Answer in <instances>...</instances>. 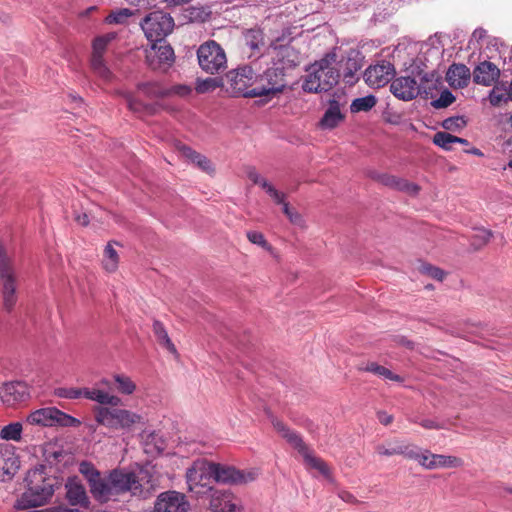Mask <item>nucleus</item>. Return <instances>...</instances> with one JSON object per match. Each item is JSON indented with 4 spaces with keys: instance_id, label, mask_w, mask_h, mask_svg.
Returning a JSON list of instances; mask_svg holds the SVG:
<instances>
[{
    "instance_id": "nucleus-50",
    "label": "nucleus",
    "mask_w": 512,
    "mask_h": 512,
    "mask_svg": "<svg viewBox=\"0 0 512 512\" xmlns=\"http://www.w3.org/2000/svg\"><path fill=\"white\" fill-rule=\"evenodd\" d=\"M124 98L128 108L134 113H141L146 109V105H144L141 101L137 100L130 93H125Z\"/></svg>"
},
{
    "instance_id": "nucleus-22",
    "label": "nucleus",
    "mask_w": 512,
    "mask_h": 512,
    "mask_svg": "<svg viewBox=\"0 0 512 512\" xmlns=\"http://www.w3.org/2000/svg\"><path fill=\"white\" fill-rule=\"evenodd\" d=\"M369 177L385 186L404 191L410 195H416L419 191V187L416 184L409 183L402 178L387 173L372 171L369 172Z\"/></svg>"
},
{
    "instance_id": "nucleus-8",
    "label": "nucleus",
    "mask_w": 512,
    "mask_h": 512,
    "mask_svg": "<svg viewBox=\"0 0 512 512\" xmlns=\"http://www.w3.org/2000/svg\"><path fill=\"white\" fill-rule=\"evenodd\" d=\"M116 37L117 34L115 32H109L96 37L92 44L91 68L98 77L106 82L112 80L113 74L107 67L103 55L109 43L115 40Z\"/></svg>"
},
{
    "instance_id": "nucleus-63",
    "label": "nucleus",
    "mask_w": 512,
    "mask_h": 512,
    "mask_svg": "<svg viewBox=\"0 0 512 512\" xmlns=\"http://www.w3.org/2000/svg\"><path fill=\"white\" fill-rule=\"evenodd\" d=\"M419 424L426 429H440L441 426L431 419H424Z\"/></svg>"
},
{
    "instance_id": "nucleus-40",
    "label": "nucleus",
    "mask_w": 512,
    "mask_h": 512,
    "mask_svg": "<svg viewBox=\"0 0 512 512\" xmlns=\"http://www.w3.org/2000/svg\"><path fill=\"white\" fill-rule=\"evenodd\" d=\"M376 452L383 456L401 455L402 441L399 439H393L388 441L386 444L377 445Z\"/></svg>"
},
{
    "instance_id": "nucleus-21",
    "label": "nucleus",
    "mask_w": 512,
    "mask_h": 512,
    "mask_svg": "<svg viewBox=\"0 0 512 512\" xmlns=\"http://www.w3.org/2000/svg\"><path fill=\"white\" fill-rule=\"evenodd\" d=\"M239 502L230 490H212L210 509L213 512H235Z\"/></svg>"
},
{
    "instance_id": "nucleus-52",
    "label": "nucleus",
    "mask_w": 512,
    "mask_h": 512,
    "mask_svg": "<svg viewBox=\"0 0 512 512\" xmlns=\"http://www.w3.org/2000/svg\"><path fill=\"white\" fill-rule=\"evenodd\" d=\"M247 238L253 244H256V245L261 246L263 248H269V245H268L264 235L261 232L248 231L247 232Z\"/></svg>"
},
{
    "instance_id": "nucleus-33",
    "label": "nucleus",
    "mask_w": 512,
    "mask_h": 512,
    "mask_svg": "<svg viewBox=\"0 0 512 512\" xmlns=\"http://www.w3.org/2000/svg\"><path fill=\"white\" fill-rule=\"evenodd\" d=\"M153 332H154V334L157 338V341L159 342L160 345L165 347L169 352H171L173 354L177 353L175 345L171 341L164 325L160 321L155 320L153 322Z\"/></svg>"
},
{
    "instance_id": "nucleus-2",
    "label": "nucleus",
    "mask_w": 512,
    "mask_h": 512,
    "mask_svg": "<svg viewBox=\"0 0 512 512\" xmlns=\"http://www.w3.org/2000/svg\"><path fill=\"white\" fill-rule=\"evenodd\" d=\"M25 481L27 489L16 500L14 504L16 510L44 505L54 494V487L57 483L55 478L46 477L43 466L29 470Z\"/></svg>"
},
{
    "instance_id": "nucleus-43",
    "label": "nucleus",
    "mask_w": 512,
    "mask_h": 512,
    "mask_svg": "<svg viewBox=\"0 0 512 512\" xmlns=\"http://www.w3.org/2000/svg\"><path fill=\"white\" fill-rule=\"evenodd\" d=\"M492 235L493 234L490 230L484 228L476 229L471 238V245L474 247V249H480L489 242Z\"/></svg>"
},
{
    "instance_id": "nucleus-45",
    "label": "nucleus",
    "mask_w": 512,
    "mask_h": 512,
    "mask_svg": "<svg viewBox=\"0 0 512 512\" xmlns=\"http://www.w3.org/2000/svg\"><path fill=\"white\" fill-rule=\"evenodd\" d=\"M508 100H512L509 91L500 87H494L489 94V101L493 106H499Z\"/></svg>"
},
{
    "instance_id": "nucleus-3",
    "label": "nucleus",
    "mask_w": 512,
    "mask_h": 512,
    "mask_svg": "<svg viewBox=\"0 0 512 512\" xmlns=\"http://www.w3.org/2000/svg\"><path fill=\"white\" fill-rule=\"evenodd\" d=\"M113 405L94 407V419L98 425L112 430L130 431L135 425L143 423V417L135 412Z\"/></svg>"
},
{
    "instance_id": "nucleus-57",
    "label": "nucleus",
    "mask_w": 512,
    "mask_h": 512,
    "mask_svg": "<svg viewBox=\"0 0 512 512\" xmlns=\"http://www.w3.org/2000/svg\"><path fill=\"white\" fill-rule=\"evenodd\" d=\"M191 164L204 172H207L208 174H212L215 171L214 162H191Z\"/></svg>"
},
{
    "instance_id": "nucleus-6",
    "label": "nucleus",
    "mask_w": 512,
    "mask_h": 512,
    "mask_svg": "<svg viewBox=\"0 0 512 512\" xmlns=\"http://www.w3.org/2000/svg\"><path fill=\"white\" fill-rule=\"evenodd\" d=\"M141 28L150 42L165 40L174 28V20L166 12L153 11L143 19Z\"/></svg>"
},
{
    "instance_id": "nucleus-25",
    "label": "nucleus",
    "mask_w": 512,
    "mask_h": 512,
    "mask_svg": "<svg viewBox=\"0 0 512 512\" xmlns=\"http://www.w3.org/2000/svg\"><path fill=\"white\" fill-rule=\"evenodd\" d=\"M274 429L284 438L294 449L303 455L309 448L304 443L302 437L296 432L288 428L281 420L272 418Z\"/></svg>"
},
{
    "instance_id": "nucleus-41",
    "label": "nucleus",
    "mask_w": 512,
    "mask_h": 512,
    "mask_svg": "<svg viewBox=\"0 0 512 512\" xmlns=\"http://www.w3.org/2000/svg\"><path fill=\"white\" fill-rule=\"evenodd\" d=\"M432 459V469L458 467L461 465V460L454 456L434 454Z\"/></svg>"
},
{
    "instance_id": "nucleus-14",
    "label": "nucleus",
    "mask_w": 512,
    "mask_h": 512,
    "mask_svg": "<svg viewBox=\"0 0 512 512\" xmlns=\"http://www.w3.org/2000/svg\"><path fill=\"white\" fill-rule=\"evenodd\" d=\"M214 482L222 484H247L254 481L258 473L256 471H242L235 467L213 462Z\"/></svg>"
},
{
    "instance_id": "nucleus-19",
    "label": "nucleus",
    "mask_w": 512,
    "mask_h": 512,
    "mask_svg": "<svg viewBox=\"0 0 512 512\" xmlns=\"http://www.w3.org/2000/svg\"><path fill=\"white\" fill-rule=\"evenodd\" d=\"M338 68L340 69V75H343V79L347 84H354L355 74L362 68V58L358 51L349 50L346 56H338Z\"/></svg>"
},
{
    "instance_id": "nucleus-20",
    "label": "nucleus",
    "mask_w": 512,
    "mask_h": 512,
    "mask_svg": "<svg viewBox=\"0 0 512 512\" xmlns=\"http://www.w3.org/2000/svg\"><path fill=\"white\" fill-rule=\"evenodd\" d=\"M391 93L398 99L410 101L419 95V87L415 78L398 77L390 84Z\"/></svg>"
},
{
    "instance_id": "nucleus-1",
    "label": "nucleus",
    "mask_w": 512,
    "mask_h": 512,
    "mask_svg": "<svg viewBox=\"0 0 512 512\" xmlns=\"http://www.w3.org/2000/svg\"><path fill=\"white\" fill-rule=\"evenodd\" d=\"M338 53L336 49L328 52L307 69L302 88L308 93L327 92L339 81Z\"/></svg>"
},
{
    "instance_id": "nucleus-27",
    "label": "nucleus",
    "mask_w": 512,
    "mask_h": 512,
    "mask_svg": "<svg viewBox=\"0 0 512 512\" xmlns=\"http://www.w3.org/2000/svg\"><path fill=\"white\" fill-rule=\"evenodd\" d=\"M470 76V70L466 65L452 64L447 71L446 79L450 86L463 88L468 85Z\"/></svg>"
},
{
    "instance_id": "nucleus-26",
    "label": "nucleus",
    "mask_w": 512,
    "mask_h": 512,
    "mask_svg": "<svg viewBox=\"0 0 512 512\" xmlns=\"http://www.w3.org/2000/svg\"><path fill=\"white\" fill-rule=\"evenodd\" d=\"M500 75L498 67L489 61L481 62L474 70L473 79L477 84L492 85Z\"/></svg>"
},
{
    "instance_id": "nucleus-4",
    "label": "nucleus",
    "mask_w": 512,
    "mask_h": 512,
    "mask_svg": "<svg viewBox=\"0 0 512 512\" xmlns=\"http://www.w3.org/2000/svg\"><path fill=\"white\" fill-rule=\"evenodd\" d=\"M214 481L213 462L206 459H197L187 469L186 482L190 492L202 495L212 491L211 483Z\"/></svg>"
},
{
    "instance_id": "nucleus-49",
    "label": "nucleus",
    "mask_w": 512,
    "mask_h": 512,
    "mask_svg": "<svg viewBox=\"0 0 512 512\" xmlns=\"http://www.w3.org/2000/svg\"><path fill=\"white\" fill-rule=\"evenodd\" d=\"M466 126V120L461 116L450 117L443 121L446 130L458 131Z\"/></svg>"
},
{
    "instance_id": "nucleus-15",
    "label": "nucleus",
    "mask_w": 512,
    "mask_h": 512,
    "mask_svg": "<svg viewBox=\"0 0 512 512\" xmlns=\"http://www.w3.org/2000/svg\"><path fill=\"white\" fill-rule=\"evenodd\" d=\"M189 503L184 494L177 491L161 493L155 502V512H187Z\"/></svg>"
},
{
    "instance_id": "nucleus-9",
    "label": "nucleus",
    "mask_w": 512,
    "mask_h": 512,
    "mask_svg": "<svg viewBox=\"0 0 512 512\" xmlns=\"http://www.w3.org/2000/svg\"><path fill=\"white\" fill-rule=\"evenodd\" d=\"M260 81H268V85L251 88V92L249 93L250 98L262 96L273 97L279 94L286 86L283 67H278L277 64H274V66L268 68L260 75Z\"/></svg>"
},
{
    "instance_id": "nucleus-58",
    "label": "nucleus",
    "mask_w": 512,
    "mask_h": 512,
    "mask_svg": "<svg viewBox=\"0 0 512 512\" xmlns=\"http://www.w3.org/2000/svg\"><path fill=\"white\" fill-rule=\"evenodd\" d=\"M249 179L254 183L263 188L264 183H268L263 177H261L256 171L251 170L248 172Z\"/></svg>"
},
{
    "instance_id": "nucleus-35",
    "label": "nucleus",
    "mask_w": 512,
    "mask_h": 512,
    "mask_svg": "<svg viewBox=\"0 0 512 512\" xmlns=\"http://www.w3.org/2000/svg\"><path fill=\"white\" fill-rule=\"evenodd\" d=\"M113 380L116 384L117 391L121 394L131 395L136 390V384L133 382V380L123 373L114 374Z\"/></svg>"
},
{
    "instance_id": "nucleus-17",
    "label": "nucleus",
    "mask_w": 512,
    "mask_h": 512,
    "mask_svg": "<svg viewBox=\"0 0 512 512\" xmlns=\"http://www.w3.org/2000/svg\"><path fill=\"white\" fill-rule=\"evenodd\" d=\"M30 396L28 385L22 381H12L2 385L0 388V399L8 405L26 401Z\"/></svg>"
},
{
    "instance_id": "nucleus-16",
    "label": "nucleus",
    "mask_w": 512,
    "mask_h": 512,
    "mask_svg": "<svg viewBox=\"0 0 512 512\" xmlns=\"http://www.w3.org/2000/svg\"><path fill=\"white\" fill-rule=\"evenodd\" d=\"M394 67L389 62H382L368 67L364 73L365 82L373 88H380L390 82L394 75Z\"/></svg>"
},
{
    "instance_id": "nucleus-60",
    "label": "nucleus",
    "mask_w": 512,
    "mask_h": 512,
    "mask_svg": "<svg viewBox=\"0 0 512 512\" xmlns=\"http://www.w3.org/2000/svg\"><path fill=\"white\" fill-rule=\"evenodd\" d=\"M43 512H80L78 509L68 508L64 506H55L43 509Z\"/></svg>"
},
{
    "instance_id": "nucleus-48",
    "label": "nucleus",
    "mask_w": 512,
    "mask_h": 512,
    "mask_svg": "<svg viewBox=\"0 0 512 512\" xmlns=\"http://www.w3.org/2000/svg\"><path fill=\"white\" fill-rule=\"evenodd\" d=\"M455 101L454 95L449 90H444L441 92L440 97L432 102L433 107L435 108H446L450 106Z\"/></svg>"
},
{
    "instance_id": "nucleus-24",
    "label": "nucleus",
    "mask_w": 512,
    "mask_h": 512,
    "mask_svg": "<svg viewBox=\"0 0 512 512\" xmlns=\"http://www.w3.org/2000/svg\"><path fill=\"white\" fill-rule=\"evenodd\" d=\"M112 485V479L109 473L107 476L104 477L100 475L98 479L93 481L89 488L95 500L101 503H105L116 497Z\"/></svg>"
},
{
    "instance_id": "nucleus-55",
    "label": "nucleus",
    "mask_w": 512,
    "mask_h": 512,
    "mask_svg": "<svg viewBox=\"0 0 512 512\" xmlns=\"http://www.w3.org/2000/svg\"><path fill=\"white\" fill-rule=\"evenodd\" d=\"M422 270L433 279L438 281H442L444 279L445 273L438 267H434L432 265H423Z\"/></svg>"
},
{
    "instance_id": "nucleus-53",
    "label": "nucleus",
    "mask_w": 512,
    "mask_h": 512,
    "mask_svg": "<svg viewBox=\"0 0 512 512\" xmlns=\"http://www.w3.org/2000/svg\"><path fill=\"white\" fill-rule=\"evenodd\" d=\"M263 189L269 194V196L277 203L282 204L285 201V194L276 190L271 184L264 183Z\"/></svg>"
},
{
    "instance_id": "nucleus-31",
    "label": "nucleus",
    "mask_w": 512,
    "mask_h": 512,
    "mask_svg": "<svg viewBox=\"0 0 512 512\" xmlns=\"http://www.w3.org/2000/svg\"><path fill=\"white\" fill-rule=\"evenodd\" d=\"M418 77L420 78V82H417L419 87V94H428L432 89L436 87L437 75L434 69L427 71L420 70L418 72Z\"/></svg>"
},
{
    "instance_id": "nucleus-51",
    "label": "nucleus",
    "mask_w": 512,
    "mask_h": 512,
    "mask_svg": "<svg viewBox=\"0 0 512 512\" xmlns=\"http://www.w3.org/2000/svg\"><path fill=\"white\" fill-rule=\"evenodd\" d=\"M422 449L409 443H405L402 441V452L401 455L404 457L415 460L419 457V454L421 453Z\"/></svg>"
},
{
    "instance_id": "nucleus-38",
    "label": "nucleus",
    "mask_w": 512,
    "mask_h": 512,
    "mask_svg": "<svg viewBox=\"0 0 512 512\" xmlns=\"http://www.w3.org/2000/svg\"><path fill=\"white\" fill-rule=\"evenodd\" d=\"M118 254L111 243H108L104 249L103 266L106 271L114 272L118 267Z\"/></svg>"
},
{
    "instance_id": "nucleus-37",
    "label": "nucleus",
    "mask_w": 512,
    "mask_h": 512,
    "mask_svg": "<svg viewBox=\"0 0 512 512\" xmlns=\"http://www.w3.org/2000/svg\"><path fill=\"white\" fill-rule=\"evenodd\" d=\"M302 456L309 468L319 471L325 477H329V468L322 459L314 456L309 449Z\"/></svg>"
},
{
    "instance_id": "nucleus-61",
    "label": "nucleus",
    "mask_w": 512,
    "mask_h": 512,
    "mask_svg": "<svg viewBox=\"0 0 512 512\" xmlns=\"http://www.w3.org/2000/svg\"><path fill=\"white\" fill-rule=\"evenodd\" d=\"M339 497L344 502H348V503H357L358 502L353 494H351L350 492L345 491V490L339 492Z\"/></svg>"
},
{
    "instance_id": "nucleus-10",
    "label": "nucleus",
    "mask_w": 512,
    "mask_h": 512,
    "mask_svg": "<svg viewBox=\"0 0 512 512\" xmlns=\"http://www.w3.org/2000/svg\"><path fill=\"white\" fill-rule=\"evenodd\" d=\"M57 395L65 399H78L84 397L101 405L118 406L121 403V398L119 396L99 388H60L57 391Z\"/></svg>"
},
{
    "instance_id": "nucleus-54",
    "label": "nucleus",
    "mask_w": 512,
    "mask_h": 512,
    "mask_svg": "<svg viewBox=\"0 0 512 512\" xmlns=\"http://www.w3.org/2000/svg\"><path fill=\"white\" fill-rule=\"evenodd\" d=\"M434 456L433 453H431L428 450H422L419 454V457L416 459V461L425 469L432 470V457Z\"/></svg>"
},
{
    "instance_id": "nucleus-5",
    "label": "nucleus",
    "mask_w": 512,
    "mask_h": 512,
    "mask_svg": "<svg viewBox=\"0 0 512 512\" xmlns=\"http://www.w3.org/2000/svg\"><path fill=\"white\" fill-rule=\"evenodd\" d=\"M199 66L209 74L219 73L226 68L227 58L224 49L215 41L201 44L197 50Z\"/></svg>"
},
{
    "instance_id": "nucleus-44",
    "label": "nucleus",
    "mask_w": 512,
    "mask_h": 512,
    "mask_svg": "<svg viewBox=\"0 0 512 512\" xmlns=\"http://www.w3.org/2000/svg\"><path fill=\"white\" fill-rule=\"evenodd\" d=\"M79 472L86 478L89 486L100 477V472L95 466L87 461H82L79 465Z\"/></svg>"
},
{
    "instance_id": "nucleus-18",
    "label": "nucleus",
    "mask_w": 512,
    "mask_h": 512,
    "mask_svg": "<svg viewBox=\"0 0 512 512\" xmlns=\"http://www.w3.org/2000/svg\"><path fill=\"white\" fill-rule=\"evenodd\" d=\"M20 460L15 446L0 444V480L10 479L19 469Z\"/></svg>"
},
{
    "instance_id": "nucleus-13",
    "label": "nucleus",
    "mask_w": 512,
    "mask_h": 512,
    "mask_svg": "<svg viewBox=\"0 0 512 512\" xmlns=\"http://www.w3.org/2000/svg\"><path fill=\"white\" fill-rule=\"evenodd\" d=\"M110 475L115 496L125 492H130L132 496L142 498L147 497L148 489L143 487L134 472H124L122 470L114 469L110 472Z\"/></svg>"
},
{
    "instance_id": "nucleus-47",
    "label": "nucleus",
    "mask_w": 512,
    "mask_h": 512,
    "mask_svg": "<svg viewBox=\"0 0 512 512\" xmlns=\"http://www.w3.org/2000/svg\"><path fill=\"white\" fill-rule=\"evenodd\" d=\"M175 149L179 158H185L187 160H205V157L201 158L196 151L183 143L178 142L175 145Z\"/></svg>"
},
{
    "instance_id": "nucleus-59",
    "label": "nucleus",
    "mask_w": 512,
    "mask_h": 512,
    "mask_svg": "<svg viewBox=\"0 0 512 512\" xmlns=\"http://www.w3.org/2000/svg\"><path fill=\"white\" fill-rule=\"evenodd\" d=\"M377 417H378V420L381 424L387 426L389 425L390 423H392L393 421V416L392 415H389L387 414L386 412L384 411H379L377 413Z\"/></svg>"
},
{
    "instance_id": "nucleus-64",
    "label": "nucleus",
    "mask_w": 512,
    "mask_h": 512,
    "mask_svg": "<svg viewBox=\"0 0 512 512\" xmlns=\"http://www.w3.org/2000/svg\"><path fill=\"white\" fill-rule=\"evenodd\" d=\"M75 221L82 226H86L89 223V217L87 214H78L75 216Z\"/></svg>"
},
{
    "instance_id": "nucleus-36",
    "label": "nucleus",
    "mask_w": 512,
    "mask_h": 512,
    "mask_svg": "<svg viewBox=\"0 0 512 512\" xmlns=\"http://www.w3.org/2000/svg\"><path fill=\"white\" fill-rule=\"evenodd\" d=\"M377 103V99L373 95L356 98L352 101L350 109L352 113L368 112Z\"/></svg>"
},
{
    "instance_id": "nucleus-32",
    "label": "nucleus",
    "mask_w": 512,
    "mask_h": 512,
    "mask_svg": "<svg viewBox=\"0 0 512 512\" xmlns=\"http://www.w3.org/2000/svg\"><path fill=\"white\" fill-rule=\"evenodd\" d=\"M433 142L437 146H439L445 150L452 149L453 144H456V143L462 144L464 146H468L467 140L453 136L447 132H437L434 135Z\"/></svg>"
},
{
    "instance_id": "nucleus-28",
    "label": "nucleus",
    "mask_w": 512,
    "mask_h": 512,
    "mask_svg": "<svg viewBox=\"0 0 512 512\" xmlns=\"http://www.w3.org/2000/svg\"><path fill=\"white\" fill-rule=\"evenodd\" d=\"M344 118L341 112V105L338 101L332 100L329 102V106L325 111L320 125L322 128L332 129L335 128Z\"/></svg>"
},
{
    "instance_id": "nucleus-46",
    "label": "nucleus",
    "mask_w": 512,
    "mask_h": 512,
    "mask_svg": "<svg viewBox=\"0 0 512 512\" xmlns=\"http://www.w3.org/2000/svg\"><path fill=\"white\" fill-rule=\"evenodd\" d=\"M138 90L145 95L153 97H162L164 95L163 89L156 82H145L138 84Z\"/></svg>"
},
{
    "instance_id": "nucleus-34",
    "label": "nucleus",
    "mask_w": 512,
    "mask_h": 512,
    "mask_svg": "<svg viewBox=\"0 0 512 512\" xmlns=\"http://www.w3.org/2000/svg\"><path fill=\"white\" fill-rule=\"evenodd\" d=\"M245 45L250 48L252 52L259 51L260 47L264 45V37L261 29L253 28L244 32Z\"/></svg>"
},
{
    "instance_id": "nucleus-29",
    "label": "nucleus",
    "mask_w": 512,
    "mask_h": 512,
    "mask_svg": "<svg viewBox=\"0 0 512 512\" xmlns=\"http://www.w3.org/2000/svg\"><path fill=\"white\" fill-rule=\"evenodd\" d=\"M278 67H283V72L286 69L294 68L300 64V55L291 46H280L277 51Z\"/></svg>"
},
{
    "instance_id": "nucleus-56",
    "label": "nucleus",
    "mask_w": 512,
    "mask_h": 512,
    "mask_svg": "<svg viewBox=\"0 0 512 512\" xmlns=\"http://www.w3.org/2000/svg\"><path fill=\"white\" fill-rule=\"evenodd\" d=\"M287 218L289 221L296 226L303 227L305 224V221L301 214H299L296 210L292 209L287 213Z\"/></svg>"
},
{
    "instance_id": "nucleus-7",
    "label": "nucleus",
    "mask_w": 512,
    "mask_h": 512,
    "mask_svg": "<svg viewBox=\"0 0 512 512\" xmlns=\"http://www.w3.org/2000/svg\"><path fill=\"white\" fill-rule=\"evenodd\" d=\"M27 421L30 424L41 426L78 427L81 422L77 418L68 415L55 407L42 408L32 412Z\"/></svg>"
},
{
    "instance_id": "nucleus-12",
    "label": "nucleus",
    "mask_w": 512,
    "mask_h": 512,
    "mask_svg": "<svg viewBox=\"0 0 512 512\" xmlns=\"http://www.w3.org/2000/svg\"><path fill=\"white\" fill-rule=\"evenodd\" d=\"M146 49V63L152 70L166 71L175 61L174 50L165 40L151 42Z\"/></svg>"
},
{
    "instance_id": "nucleus-11",
    "label": "nucleus",
    "mask_w": 512,
    "mask_h": 512,
    "mask_svg": "<svg viewBox=\"0 0 512 512\" xmlns=\"http://www.w3.org/2000/svg\"><path fill=\"white\" fill-rule=\"evenodd\" d=\"M227 91L234 97H250L253 88L254 71L250 66H242L226 74Z\"/></svg>"
},
{
    "instance_id": "nucleus-42",
    "label": "nucleus",
    "mask_w": 512,
    "mask_h": 512,
    "mask_svg": "<svg viewBox=\"0 0 512 512\" xmlns=\"http://www.w3.org/2000/svg\"><path fill=\"white\" fill-rule=\"evenodd\" d=\"M132 15L133 12L128 8L118 9L112 11L106 17V22L109 24H125Z\"/></svg>"
},
{
    "instance_id": "nucleus-62",
    "label": "nucleus",
    "mask_w": 512,
    "mask_h": 512,
    "mask_svg": "<svg viewBox=\"0 0 512 512\" xmlns=\"http://www.w3.org/2000/svg\"><path fill=\"white\" fill-rule=\"evenodd\" d=\"M486 36V30L483 28H477L472 33L471 41L479 42Z\"/></svg>"
},
{
    "instance_id": "nucleus-39",
    "label": "nucleus",
    "mask_w": 512,
    "mask_h": 512,
    "mask_svg": "<svg viewBox=\"0 0 512 512\" xmlns=\"http://www.w3.org/2000/svg\"><path fill=\"white\" fill-rule=\"evenodd\" d=\"M22 436V424L13 422L4 426L0 431V437L7 441H20Z\"/></svg>"
},
{
    "instance_id": "nucleus-23",
    "label": "nucleus",
    "mask_w": 512,
    "mask_h": 512,
    "mask_svg": "<svg viewBox=\"0 0 512 512\" xmlns=\"http://www.w3.org/2000/svg\"><path fill=\"white\" fill-rule=\"evenodd\" d=\"M66 498L70 505L87 507L89 498L86 489L78 477H69L65 484Z\"/></svg>"
},
{
    "instance_id": "nucleus-30",
    "label": "nucleus",
    "mask_w": 512,
    "mask_h": 512,
    "mask_svg": "<svg viewBox=\"0 0 512 512\" xmlns=\"http://www.w3.org/2000/svg\"><path fill=\"white\" fill-rule=\"evenodd\" d=\"M359 370L371 372L379 377H383L388 380H392V381H396V382L402 381V378L399 375L394 374L391 370L387 369L384 366L377 364L376 362H369L365 366L359 367Z\"/></svg>"
}]
</instances>
